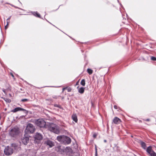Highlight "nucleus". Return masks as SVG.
<instances>
[{
    "label": "nucleus",
    "mask_w": 156,
    "mask_h": 156,
    "mask_svg": "<svg viewBox=\"0 0 156 156\" xmlns=\"http://www.w3.org/2000/svg\"><path fill=\"white\" fill-rule=\"evenodd\" d=\"M46 128L49 131L56 134H58L60 132L58 126L53 123H48L46 126Z\"/></svg>",
    "instance_id": "obj_1"
},
{
    "label": "nucleus",
    "mask_w": 156,
    "mask_h": 156,
    "mask_svg": "<svg viewBox=\"0 0 156 156\" xmlns=\"http://www.w3.org/2000/svg\"><path fill=\"white\" fill-rule=\"evenodd\" d=\"M35 128L33 125L29 123L27 126L25 132L27 134L33 133L35 131Z\"/></svg>",
    "instance_id": "obj_2"
},
{
    "label": "nucleus",
    "mask_w": 156,
    "mask_h": 156,
    "mask_svg": "<svg viewBox=\"0 0 156 156\" xmlns=\"http://www.w3.org/2000/svg\"><path fill=\"white\" fill-rule=\"evenodd\" d=\"M19 133V129L18 127L15 126L12 128L9 132V134L12 137H15Z\"/></svg>",
    "instance_id": "obj_3"
},
{
    "label": "nucleus",
    "mask_w": 156,
    "mask_h": 156,
    "mask_svg": "<svg viewBox=\"0 0 156 156\" xmlns=\"http://www.w3.org/2000/svg\"><path fill=\"white\" fill-rule=\"evenodd\" d=\"M36 124L40 127H45L46 125V122L44 120L42 119H39L35 121Z\"/></svg>",
    "instance_id": "obj_4"
},
{
    "label": "nucleus",
    "mask_w": 156,
    "mask_h": 156,
    "mask_svg": "<svg viewBox=\"0 0 156 156\" xmlns=\"http://www.w3.org/2000/svg\"><path fill=\"white\" fill-rule=\"evenodd\" d=\"M13 153V151L12 148L9 146H6L4 149V153L6 155H10Z\"/></svg>",
    "instance_id": "obj_5"
},
{
    "label": "nucleus",
    "mask_w": 156,
    "mask_h": 156,
    "mask_svg": "<svg viewBox=\"0 0 156 156\" xmlns=\"http://www.w3.org/2000/svg\"><path fill=\"white\" fill-rule=\"evenodd\" d=\"M146 151L149 156H156V154L152 150V147L151 146L147 147L146 149Z\"/></svg>",
    "instance_id": "obj_6"
},
{
    "label": "nucleus",
    "mask_w": 156,
    "mask_h": 156,
    "mask_svg": "<svg viewBox=\"0 0 156 156\" xmlns=\"http://www.w3.org/2000/svg\"><path fill=\"white\" fill-rule=\"evenodd\" d=\"M44 144L48 145L50 147H51L54 146V143L50 140H47L44 142Z\"/></svg>",
    "instance_id": "obj_7"
},
{
    "label": "nucleus",
    "mask_w": 156,
    "mask_h": 156,
    "mask_svg": "<svg viewBox=\"0 0 156 156\" xmlns=\"http://www.w3.org/2000/svg\"><path fill=\"white\" fill-rule=\"evenodd\" d=\"M27 113V111L25 109L20 108V115L21 116L24 117L26 115Z\"/></svg>",
    "instance_id": "obj_8"
},
{
    "label": "nucleus",
    "mask_w": 156,
    "mask_h": 156,
    "mask_svg": "<svg viewBox=\"0 0 156 156\" xmlns=\"http://www.w3.org/2000/svg\"><path fill=\"white\" fill-rule=\"evenodd\" d=\"M113 122L115 124L119 123L121 122V120L117 117H115L113 119Z\"/></svg>",
    "instance_id": "obj_9"
},
{
    "label": "nucleus",
    "mask_w": 156,
    "mask_h": 156,
    "mask_svg": "<svg viewBox=\"0 0 156 156\" xmlns=\"http://www.w3.org/2000/svg\"><path fill=\"white\" fill-rule=\"evenodd\" d=\"M29 139L28 137H25L22 139V143L25 145L27 144L29 142Z\"/></svg>",
    "instance_id": "obj_10"
},
{
    "label": "nucleus",
    "mask_w": 156,
    "mask_h": 156,
    "mask_svg": "<svg viewBox=\"0 0 156 156\" xmlns=\"http://www.w3.org/2000/svg\"><path fill=\"white\" fill-rule=\"evenodd\" d=\"M35 138L38 140H41L42 139V135L39 133H37L35 135Z\"/></svg>",
    "instance_id": "obj_11"
},
{
    "label": "nucleus",
    "mask_w": 156,
    "mask_h": 156,
    "mask_svg": "<svg viewBox=\"0 0 156 156\" xmlns=\"http://www.w3.org/2000/svg\"><path fill=\"white\" fill-rule=\"evenodd\" d=\"M65 137H64V140H65L66 142V143L67 144H69L71 142V139L70 138L67 136H65Z\"/></svg>",
    "instance_id": "obj_12"
},
{
    "label": "nucleus",
    "mask_w": 156,
    "mask_h": 156,
    "mask_svg": "<svg viewBox=\"0 0 156 156\" xmlns=\"http://www.w3.org/2000/svg\"><path fill=\"white\" fill-rule=\"evenodd\" d=\"M64 137H65L64 136H58L57 137V139L58 141L61 142H63V141L64 140Z\"/></svg>",
    "instance_id": "obj_13"
},
{
    "label": "nucleus",
    "mask_w": 156,
    "mask_h": 156,
    "mask_svg": "<svg viewBox=\"0 0 156 156\" xmlns=\"http://www.w3.org/2000/svg\"><path fill=\"white\" fill-rule=\"evenodd\" d=\"M72 118L73 120L74 121L76 122H77V116L76 114H73L72 116Z\"/></svg>",
    "instance_id": "obj_14"
},
{
    "label": "nucleus",
    "mask_w": 156,
    "mask_h": 156,
    "mask_svg": "<svg viewBox=\"0 0 156 156\" xmlns=\"http://www.w3.org/2000/svg\"><path fill=\"white\" fill-rule=\"evenodd\" d=\"M56 150L58 152H62L63 151V150L61 149V146H58L56 148Z\"/></svg>",
    "instance_id": "obj_15"
},
{
    "label": "nucleus",
    "mask_w": 156,
    "mask_h": 156,
    "mask_svg": "<svg viewBox=\"0 0 156 156\" xmlns=\"http://www.w3.org/2000/svg\"><path fill=\"white\" fill-rule=\"evenodd\" d=\"M84 91V88L83 87H81L78 89V92L81 94H83Z\"/></svg>",
    "instance_id": "obj_16"
},
{
    "label": "nucleus",
    "mask_w": 156,
    "mask_h": 156,
    "mask_svg": "<svg viewBox=\"0 0 156 156\" xmlns=\"http://www.w3.org/2000/svg\"><path fill=\"white\" fill-rule=\"evenodd\" d=\"M140 144L142 147L144 149H146V145L145 143L142 141L140 142Z\"/></svg>",
    "instance_id": "obj_17"
},
{
    "label": "nucleus",
    "mask_w": 156,
    "mask_h": 156,
    "mask_svg": "<svg viewBox=\"0 0 156 156\" xmlns=\"http://www.w3.org/2000/svg\"><path fill=\"white\" fill-rule=\"evenodd\" d=\"M12 146L13 147L14 149H17L18 147V145L16 144H12Z\"/></svg>",
    "instance_id": "obj_18"
},
{
    "label": "nucleus",
    "mask_w": 156,
    "mask_h": 156,
    "mask_svg": "<svg viewBox=\"0 0 156 156\" xmlns=\"http://www.w3.org/2000/svg\"><path fill=\"white\" fill-rule=\"evenodd\" d=\"M80 84L83 86H85V81L84 79H83L81 81Z\"/></svg>",
    "instance_id": "obj_19"
},
{
    "label": "nucleus",
    "mask_w": 156,
    "mask_h": 156,
    "mask_svg": "<svg viewBox=\"0 0 156 156\" xmlns=\"http://www.w3.org/2000/svg\"><path fill=\"white\" fill-rule=\"evenodd\" d=\"M4 100L7 102L10 103L11 101V100L9 98H4Z\"/></svg>",
    "instance_id": "obj_20"
},
{
    "label": "nucleus",
    "mask_w": 156,
    "mask_h": 156,
    "mask_svg": "<svg viewBox=\"0 0 156 156\" xmlns=\"http://www.w3.org/2000/svg\"><path fill=\"white\" fill-rule=\"evenodd\" d=\"M87 72L89 74H91L93 73V70L90 69H87Z\"/></svg>",
    "instance_id": "obj_21"
},
{
    "label": "nucleus",
    "mask_w": 156,
    "mask_h": 156,
    "mask_svg": "<svg viewBox=\"0 0 156 156\" xmlns=\"http://www.w3.org/2000/svg\"><path fill=\"white\" fill-rule=\"evenodd\" d=\"M20 110V108L18 107L17 108H15L13 110L12 112H15L17 111H18Z\"/></svg>",
    "instance_id": "obj_22"
},
{
    "label": "nucleus",
    "mask_w": 156,
    "mask_h": 156,
    "mask_svg": "<svg viewBox=\"0 0 156 156\" xmlns=\"http://www.w3.org/2000/svg\"><path fill=\"white\" fill-rule=\"evenodd\" d=\"M34 15L35 16L38 17H40V15L37 12H34Z\"/></svg>",
    "instance_id": "obj_23"
},
{
    "label": "nucleus",
    "mask_w": 156,
    "mask_h": 156,
    "mask_svg": "<svg viewBox=\"0 0 156 156\" xmlns=\"http://www.w3.org/2000/svg\"><path fill=\"white\" fill-rule=\"evenodd\" d=\"M151 59L153 61H156V58L153 56H152L151 57Z\"/></svg>",
    "instance_id": "obj_24"
},
{
    "label": "nucleus",
    "mask_w": 156,
    "mask_h": 156,
    "mask_svg": "<svg viewBox=\"0 0 156 156\" xmlns=\"http://www.w3.org/2000/svg\"><path fill=\"white\" fill-rule=\"evenodd\" d=\"M67 90L69 92L71 91L72 90V89L71 88L68 87H67Z\"/></svg>",
    "instance_id": "obj_25"
},
{
    "label": "nucleus",
    "mask_w": 156,
    "mask_h": 156,
    "mask_svg": "<svg viewBox=\"0 0 156 156\" xmlns=\"http://www.w3.org/2000/svg\"><path fill=\"white\" fill-rule=\"evenodd\" d=\"M9 22L8 21H7V25L5 26V29H6L8 27V25L9 24Z\"/></svg>",
    "instance_id": "obj_26"
},
{
    "label": "nucleus",
    "mask_w": 156,
    "mask_h": 156,
    "mask_svg": "<svg viewBox=\"0 0 156 156\" xmlns=\"http://www.w3.org/2000/svg\"><path fill=\"white\" fill-rule=\"evenodd\" d=\"M28 101V99H23L21 100V101H22L23 102H25V101Z\"/></svg>",
    "instance_id": "obj_27"
},
{
    "label": "nucleus",
    "mask_w": 156,
    "mask_h": 156,
    "mask_svg": "<svg viewBox=\"0 0 156 156\" xmlns=\"http://www.w3.org/2000/svg\"><path fill=\"white\" fill-rule=\"evenodd\" d=\"M97 136V135L96 134H94L93 135V136L94 137V138H95L96 136Z\"/></svg>",
    "instance_id": "obj_28"
},
{
    "label": "nucleus",
    "mask_w": 156,
    "mask_h": 156,
    "mask_svg": "<svg viewBox=\"0 0 156 156\" xmlns=\"http://www.w3.org/2000/svg\"><path fill=\"white\" fill-rule=\"evenodd\" d=\"M53 98H55V99H57V96H54L53 97Z\"/></svg>",
    "instance_id": "obj_29"
},
{
    "label": "nucleus",
    "mask_w": 156,
    "mask_h": 156,
    "mask_svg": "<svg viewBox=\"0 0 156 156\" xmlns=\"http://www.w3.org/2000/svg\"><path fill=\"white\" fill-rule=\"evenodd\" d=\"M114 108L115 109H117V106L116 105H114Z\"/></svg>",
    "instance_id": "obj_30"
},
{
    "label": "nucleus",
    "mask_w": 156,
    "mask_h": 156,
    "mask_svg": "<svg viewBox=\"0 0 156 156\" xmlns=\"http://www.w3.org/2000/svg\"><path fill=\"white\" fill-rule=\"evenodd\" d=\"M11 17V16H10L9 18H8L7 19V21H8V20H9L10 19Z\"/></svg>",
    "instance_id": "obj_31"
},
{
    "label": "nucleus",
    "mask_w": 156,
    "mask_h": 156,
    "mask_svg": "<svg viewBox=\"0 0 156 156\" xmlns=\"http://www.w3.org/2000/svg\"><path fill=\"white\" fill-rule=\"evenodd\" d=\"M2 91L5 94L6 92H5V90L4 89H2Z\"/></svg>",
    "instance_id": "obj_32"
},
{
    "label": "nucleus",
    "mask_w": 156,
    "mask_h": 156,
    "mask_svg": "<svg viewBox=\"0 0 156 156\" xmlns=\"http://www.w3.org/2000/svg\"><path fill=\"white\" fill-rule=\"evenodd\" d=\"M67 87L63 88V90H65V89H67Z\"/></svg>",
    "instance_id": "obj_33"
},
{
    "label": "nucleus",
    "mask_w": 156,
    "mask_h": 156,
    "mask_svg": "<svg viewBox=\"0 0 156 156\" xmlns=\"http://www.w3.org/2000/svg\"><path fill=\"white\" fill-rule=\"evenodd\" d=\"M149 120H150V119H147L146 120V121H149Z\"/></svg>",
    "instance_id": "obj_34"
},
{
    "label": "nucleus",
    "mask_w": 156,
    "mask_h": 156,
    "mask_svg": "<svg viewBox=\"0 0 156 156\" xmlns=\"http://www.w3.org/2000/svg\"><path fill=\"white\" fill-rule=\"evenodd\" d=\"M11 75L12 76V77H14V76L12 74H11Z\"/></svg>",
    "instance_id": "obj_35"
},
{
    "label": "nucleus",
    "mask_w": 156,
    "mask_h": 156,
    "mask_svg": "<svg viewBox=\"0 0 156 156\" xmlns=\"http://www.w3.org/2000/svg\"><path fill=\"white\" fill-rule=\"evenodd\" d=\"M64 90H63V88L62 89V92H63L64 91Z\"/></svg>",
    "instance_id": "obj_36"
},
{
    "label": "nucleus",
    "mask_w": 156,
    "mask_h": 156,
    "mask_svg": "<svg viewBox=\"0 0 156 156\" xmlns=\"http://www.w3.org/2000/svg\"><path fill=\"white\" fill-rule=\"evenodd\" d=\"M104 142H106V140H104Z\"/></svg>",
    "instance_id": "obj_37"
},
{
    "label": "nucleus",
    "mask_w": 156,
    "mask_h": 156,
    "mask_svg": "<svg viewBox=\"0 0 156 156\" xmlns=\"http://www.w3.org/2000/svg\"><path fill=\"white\" fill-rule=\"evenodd\" d=\"M78 82H77L76 83V85H77V84H78Z\"/></svg>",
    "instance_id": "obj_38"
}]
</instances>
